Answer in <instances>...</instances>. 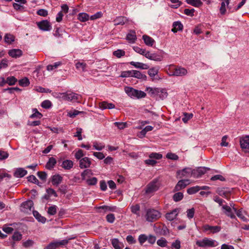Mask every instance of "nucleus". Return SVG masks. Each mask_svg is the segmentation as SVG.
<instances>
[{
    "mask_svg": "<svg viewBox=\"0 0 249 249\" xmlns=\"http://www.w3.org/2000/svg\"><path fill=\"white\" fill-rule=\"evenodd\" d=\"M160 213L155 209H148L146 210L145 217L148 222H154L160 218Z\"/></svg>",
    "mask_w": 249,
    "mask_h": 249,
    "instance_id": "obj_1",
    "label": "nucleus"
},
{
    "mask_svg": "<svg viewBox=\"0 0 249 249\" xmlns=\"http://www.w3.org/2000/svg\"><path fill=\"white\" fill-rule=\"evenodd\" d=\"M58 97L63 101H72L77 99L76 94L70 91L64 93H59Z\"/></svg>",
    "mask_w": 249,
    "mask_h": 249,
    "instance_id": "obj_2",
    "label": "nucleus"
},
{
    "mask_svg": "<svg viewBox=\"0 0 249 249\" xmlns=\"http://www.w3.org/2000/svg\"><path fill=\"white\" fill-rule=\"evenodd\" d=\"M196 244L200 247H215L217 245L215 244V241L213 240L208 239L207 238H204L201 240H198L196 242Z\"/></svg>",
    "mask_w": 249,
    "mask_h": 249,
    "instance_id": "obj_3",
    "label": "nucleus"
},
{
    "mask_svg": "<svg viewBox=\"0 0 249 249\" xmlns=\"http://www.w3.org/2000/svg\"><path fill=\"white\" fill-rule=\"evenodd\" d=\"M232 189L228 187H218L216 192L219 196L229 200Z\"/></svg>",
    "mask_w": 249,
    "mask_h": 249,
    "instance_id": "obj_4",
    "label": "nucleus"
},
{
    "mask_svg": "<svg viewBox=\"0 0 249 249\" xmlns=\"http://www.w3.org/2000/svg\"><path fill=\"white\" fill-rule=\"evenodd\" d=\"M68 243V240L64 239L61 241H54L50 243L44 249H56L60 247L66 245Z\"/></svg>",
    "mask_w": 249,
    "mask_h": 249,
    "instance_id": "obj_5",
    "label": "nucleus"
},
{
    "mask_svg": "<svg viewBox=\"0 0 249 249\" xmlns=\"http://www.w3.org/2000/svg\"><path fill=\"white\" fill-rule=\"evenodd\" d=\"M159 180L157 178L153 179L146 186V193L150 194L157 191L159 188Z\"/></svg>",
    "mask_w": 249,
    "mask_h": 249,
    "instance_id": "obj_6",
    "label": "nucleus"
},
{
    "mask_svg": "<svg viewBox=\"0 0 249 249\" xmlns=\"http://www.w3.org/2000/svg\"><path fill=\"white\" fill-rule=\"evenodd\" d=\"M34 203L32 200H28L23 202L20 206V211L24 213H29L32 211Z\"/></svg>",
    "mask_w": 249,
    "mask_h": 249,
    "instance_id": "obj_7",
    "label": "nucleus"
},
{
    "mask_svg": "<svg viewBox=\"0 0 249 249\" xmlns=\"http://www.w3.org/2000/svg\"><path fill=\"white\" fill-rule=\"evenodd\" d=\"M36 24L38 28L43 31H50L52 28L51 23L47 20L37 22Z\"/></svg>",
    "mask_w": 249,
    "mask_h": 249,
    "instance_id": "obj_8",
    "label": "nucleus"
},
{
    "mask_svg": "<svg viewBox=\"0 0 249 249\" xmlns=\"http://www.w3.org/2000/svg\"><path fill=\"white\" fill-rule=\"evenodd\" d=\"M58 164L65 170H70L73 166V162L69 160H62L60 159L58 160Z\"/></svg>",
    "mask_w": 249,
    "mask_h": 249,
    "instance_id": "obj_9",
    "label": "nucleus"
},
{
    "mask_svg": "<svg viewBox=\"0 0 249 249\" xmlns=\"http://www.w3.org/2000/svg\"><path fill=\"white\" fill-rule=\"evenodd\" d=\"M241 148L247 153H249V136H246L240 140Z\"/></svg>",
    "mask_w": 249,
    "mask_h": 249,
    "instance_id": "obj_10",
    "label": "nucleus"
},
{
    "mask_svg": "<svg viewBox=\"0 0 249 249\" xmlns=\"http://www.w3.org/2000/svg\"><path fill=\"white\" fill-rule=\"evenodd\" d=\"M222 210H223L224 213L228 217L232 219H234L235 218V215L233 213V210L231 208L230 206H229L227 205H223L222 207Z\"/></svg>",
    "mask_w": 249,
    "mask_h": 249,
    "instance_id": "obj_11",
    "label": "nucleus"
},
{
    "mask_svg": "<svg viewBox=\"0 0 249 249\" xmlns=\"http://www.w3.org/2000/svg\"><path fill=\"white\" fill-rule=\"evenodd\" d=\"M190 181L189 179H182L179 180L176 186L175 189L176 191H179L185 188L188 185L190 184Z\"/></svg>",
    "mask_w": 249,
    "mask_h": 249,
    "instance_id": "obj_12",
    "label": "nucleus"
},
{
    "mask_svg": "<svg viewBox=\"0 0 249 249\" xmlns=\"http://www.w3.org/2000/svg\"><path fill=\"white\" fill-rule=\"evenodd\" d=\"M191 168H185L182 170H179L177 172V174L179 176V178H182L183 177H191Z\"/></svg>",
    "mask_w": 249,
    "mask_h": 249,
    "instance_id": "obj_13",
    "label": "nucleus"
},
{
    "mask_svg": "<svg viewBox=\"0 0 249 249\" xmlns=\"http://www.w3.org/2000/svg\"><path fill=\"white\" fill-rule=\"evenodd\" d=\"M179 211L180 209H175L170 213H167L165 215V217L168 220L172 221L176 218Z\"/></svg>",
    "mask_w": 249,
    "mask_h": 249,
    "instance_id": "obj_14",
    "label": "nucleus"
},
{
    "mask_svg": "<svg viewBox=\"0 0 249 249\" xmlns=\"http://www.w3.org/2000/svg\"><path fill=\"white\" fill-rule=\"evenodd\" d=\"M187 73V71L183 68L179 67L175 69L172 72L171 75L182 76L185 75Z\"/></svg>",
    "mask_w": 249,
    "mask_h": 249,
    "instance_id": "obj_15",
    "label": "nucleus"
},
{
    "mask_svg": "<svg viewBox=\"0 0 249 249\" xmlns=\"http://www.w3.org/2000/svg\"><path fill=\"white\" fill-rule=\"evenodd\" d=\"M203 228L205 231H209L211 233H214L219 232L221 230L220 226H212L209 225H205L203 226Z\"/></svg>",
    "mask_w": 249,
    "mask_h": 249,
    "instance_id": "obj_16",
    "label": "nucleus"
},
{
    "mask_svg": "<svg viewBox=\"0 0 249 249\" xmlns=\"http://www.w3.org/2000/svg\"><path fill=\"white\" fill-rule=\"evenodd\" d=\"M8 54L13 58H18L21 56L22 54V52L20 49H12L9 51Z\"/></svg>",
    "mask_w": 249,
    "mask_h": 249,
    "instance_id": "obj_17",
    "label": "nucleus"
},
{
    "mask_svg": "<svg viewBox=\"0 0 249 249\" xmlns=\"http://www.w3.org/2000/svg\"><path fill=\"white\" fill-rule=\"evenodd\" d=\"M79 164V166L81 168H86L89 167L91 164V161L89 158L85 157L80 160Z\"/></svg>",
    "mask_w": 249,
    "mask_h": 249,
    "instance_id": "obj_18",
    "label": "nucleus"
},
{
    "mask_svg": "<svg viewBox=\"0 0 249 249\" xmlns=\"http://www.w3.org/2000/svg\"><path fill=\"white\" fill-rule=\"evenodd\" d=\"M27 174V171L22 168H17L15 170L14 176L16 178H22Z\"/></svg>",
    "mask_w": 249,
    "mask_h": 249,
    "instance_id": "obj_19",
    "label": "nucleus"
},
{
    "mask_svg": "<svg viewBox=\"0 0 249 249\" xmlns=\"http://www.w3.org/2000/svg\"><path fill=\"white\" fill-rule=\"evenodd\" d=\"M63 178L59 175H54L52 178L53 185L58 186L62 181Z\"/></svg>",
    "mask_w": 249,
    "mask_h": 249,
    "instance_id": "obj_20",
    "label": "nucleus"
},
{
    "mask_svg": "<svg viewBox=\"0 0 249 249\" xmlns=\"http://www.w3.org/2000/svg\"><path fill=\"white\" fill-rule=\"evenodd\" d=\"M130 64L136 68H139L142 70H146L149 68V66L141 62H135L131 61L130 62Z\"/></svg>",
    "mask_w": 249,
    "mask_h": 249,
    "instance_id": "obj_21",
    "label": "nucleus"
},
{
    "mask_svg": "<svg viewBox=\"0 0 249 249\" xmlns=\"http://www.w3.org/2000/svg\"><path fill=\"white\" fill-rule=\"evenodd\" d=\"M222 1L221 4V7L220 8V12L222 15H224L226 13V5L227 6L228 8H229V4L230 3V0H221Z\"/></svg>",
    "mask_w": 249,
    "mask_h": 249,
    "instance_id": "obj_22",
    "label": "nucleus"
},
{
    "mask_svg": "<svg viewBox=\"0 0 249 249\" xmlns=\"http://www.w3.org/2000/svg\"><path fill=\"white\" fill-rule=\"evenodd\" d=\"M173 28L172 29V31L174 33H176L178 31H181L183 29V25L180 22L176 21L174 22L173 24Z\"/></svg>",
    "mask_w": 249,
    "mask_h": 249,
    "instance_id": "obj_23",
    "label": "nucleus"
},
{
    "mask_svg": "<svg viewBox=\"0 0 249 249\" xmlns=\"http://www.w3.org/2000/svg\"><path fill=\"white\" fill-rule=\"evenodd\" d=\"M56 163V160L53 157H51L47 162L45 167L47 169L51 170L54 167Z\"/></svg>",
    "mask_w": 249,
    "mask_h": 249,
    "instance_id": "obj_24",
    "label": "nucleus"
},
{
    "mask_svg": "<svg viewBox=\"0 0 249 249\" xmlns=\"http://www.w3.org/2000/svg\"><path fill=\"white\" fill-rule=\"evenodd\" d=\"M132 77L137 78L138 79H142L144 80H145L147 77L145 75L142 74L140 71L136 70H133Z\"/></svg>",
    "mask_w": 249,
    "mask_h": 249,
    "instance_id": "obj_25",
    "label": "nucleus"
},
{
    "mask_svg": "<svg viewBox=\"0 0 249 249\" xmlns=\"http://www.w3.org/2000/svg\"><path fill=\"white\" fill-rule=\"evenodd\" d=\"M142 39L145 44L149 46H152L155 42V40L152 38L147 35H143L142 36Z\"/></svg>",
    "mask_w": 249,
    "mask_h": 249,
    "instance_id": "obj_26",
    "label": "nucleus"
},
{
    "mask_svg": "<svg viewBox=\"0 0 249 249\" xmlns=\"http://www.w3.org/2000/svg\"><path fill=\"white\" fill-rule=\"evenodd\" d=\"M124 90L127 94L130 97H134L136 93H138V90L129 87H125Z\"/></svg>",
    "mask_w": 249,
    "mask_h": 249,
    "instance_id": "obj_27",
    "label": "nucleus"
},
{
    "mask_svg": "<svg viewBox=\"0 0 249 249\" xmlns=\"http://www.w3.org/2000/svg\"><path fill=\"white\" fill-rule=\"evenodd\" d=\"M187 3L196 7H199L203 4L200 0H186Z\"/></svg>",
    "mask_w": 249,
    "mask_h": 249,
    "instance_id": "obj_28",
    "label": "nucleus"
},
{
    "mask_svg": "<svg viewBox=\"0 0 249 249\" xmlns=\"http://www.w3.org/2000/svg\"><path fill=\"white\" fill-rule=\"evenodd\" d=\"M2 79V83H8L9 85H14L17 82V79L14 76L7 77L6 81H5L3 78Z\"/></svg>",
    "mask_w": 249,
    "mask_h": 249,
    "instance_id": "obj_29",
    "label": "nucleus"
},
{
    "mask_svg": "<svg viewBox=\"0 0 249 249\" xmlns=\"http://www.w3.org/2000/svg\"><path fill=\"white\" fill-rule=\"evenodd\" d=\"M33 213L34 216L37 220L38 221L42 223L45 222L46 219L44 217L41 216L37 211H33Z\"/></svg>",
    "mask_w": 249,
    "mask_h": 249,
    "instance_id": "obj_30",
    "label": "nucleus"
},
{
    "mask_svg": "<svg viewBox=\"0 0 249 249\" xmlns=\"http://www.w3.org/2000/svg\"><path fill=\"white\" fill-rule=\"evenodd\" d=\"M100 107L102 109H112L115 107V105L112 103H108L106 102H103L100 103Z\"/></svg>",
    "mask_w": 249,
    "mask_h": 249,
    "instance_id": "obj_31",
    "label": "nucleus"
},
{
    "mask_svg": "<svg viewBox=\"0 0 249 249\" xmlns=\"http://www.w3.org/2000/svg\"><path fill=\"white\" fill-rule=\"evenodd\" d=\"M4 39L6 43L11 44L15 40V36L10 34H6L4 36Z\"/></svg>",
    "mask_w": 249,
    "mask_h": 249,
    "instance_id": "obj_32",
    "label": "nucleus"
},
{
    "mask_svg": "<svg viewBox=\"0 0 249 249\" xmlns=\"http://www.w3.org/2000/svg\"><path fill=\"white\" fill-rule=\"evenodd\" d=\"M131 212L136 214L138 216H140V206L139 204H136L135 205H132L130 207Z\"/></svg>",
    "mask_w": 249,
    "mask_h": 249,
    "instance_id": "obj_33",
    "label": "nucleus"
},
{
    "mask_svg": "<svg viewBox=\"0 0 249 249\" xmlns=\"http://www.w3.org/2000/svg\"><path fill=\"white\" fill-rule=\"evenodd\" d=\"M159 97L161 99L163 100L167 97L168 93L165 89H159L158 92L156 93Z\"/></svg>",
    "mask_w": 249,
    "mask_h": 249,
    "instance_id": "obj_34",
    "label": "nucleus"
},
{
    "mask_svg": "<svg viewBox=\"0 0 249 249\" xmlns=\"http://www.w3.org/2000/svg\"><path fill=\"white\" fill-rule=\"evenodd\" d=\"M126 20V18L124 17H118L115 19H114V25H123L124 24Z\"/></svg>",
    "mask_w": 249,
    "mask_h": 249,
    "instance_id": "obj_35",
    "label": "nucleus"
},
{
    "mask_svg": "<svg viewBox=\"0 0 249 249\" xmlns=\"http://www.w3.org/2000/svg\"><path fill=\"white\" fill-rule=\"evenodd\" d=\"M92 175V172L89 169H86L81 173V177L83 180L89 178Z\"/></svg>",
    "mask_w": 249,
    "mask_h": 249,
    "instance_id": "obj_36",
    "label": "nucleus"
},
{
    "mask_svg": "<svg viewBox=\"0 0 249 249\" xmlns=\"http://www.w3.org/2000/svg\"><path fill=\"white\" fill-rule=\"evenodd\" d=\"M126 39L130 42H134L136 39V36L134 31H131L126 36Z\"/></svg>",
    "mask_w": 249,
    "mask_h": 249,
    "instance_id": "obj_37",
    "label": "nucleus"
},
{
    "mask_svg": "<svg viewBox=\"0 0 249 249\" xmlns=\"http://www.w3.org/2000/svg\"><path fill=\"white\" fill-rule=\"evenodd\" d=\"M89 18V15L85 13H81L79 14V20L82 22L86 21L88 20Z\"/></svg>",
    "mask_w": 249,
    "mask_h": 249,
    "instance_id": "obj_38",
    "label": "nucleus"
},
{
    "mask_svg": "<svg viewBox=\"0 0 249 249\" xmlns=\"http://www.w3.org/2000/svg\"><path fill=\"white\" fill-rule=\"evenodd\" d=\"M200 190V187L198 186H194V187H192L188 188L187 189V191L189 194L192 195V194L196 193V192L199 191Z\"/></svg>",
    "mask_w": 249,
    "mask_h": 249,
    "instance_id": "obj_39",
    "label": "nucleus"
},
{
    "mask_svg": "<svg viewBox=\"0 0 249 249\" xmlns=\"http://www.w3.org/2000/svg\"><path fill=\"white\" fill-rule=\"evenodd\" d=\"M167 241L163 237L158 240L157 244L161 247H165L167 245Z\"/></svg>",
    "mask_w": 249,
    "mask_h": 249,
    "instance_id": "obj_40",
    "label": "nucleus"
},
{
    "mask_svg": "<svg viewBox=\"0 0 249 249\" xmlns=\"http://www.w3.org/2000/svg\"><path fill=\"white\" fill-rule=\"evenodd\" d=\"M29 84H30L29 80L26 77L22 78V79L19 80L18 81V84L20 86H22V87H26V86H28L29 85Z\"/></svg>",
    "mask_w": 249,
    "mask_h": 249,
    "instance_id": "obj_41",
    "label": "nucleus"
},
{
    "mask_svg": "<svg viewBox=\"0 0 249 249\" xmlns=\"http://www.w3.org/2000/svg\"><path fill=\"white\" fill-rule=\"evenodd\" d=\"M61 64L60 62H55L53 64L49 65L47 66V70L48 71H51L53 70L56 69L58 66Z\"/></svg>",
    "mask_w": 249,
    "mask_h": 249,
    "instance_id": "obj_42",
    "label": "nucleus"
},
{
    "mask_svg": "<svg viewBox=\"0 0 249 249\" xmlns=\"http://www.w3.org/2000/svg\"><path fill=\"white\" fill-rule=\"evenodd\" d=\"M183 193L181 192H178L174 195L173 199L175 201L178 202L181 200L183 198Z\"/></svg>",
    "mask_w": 249,
    "mask_h": 249,
    "instance_id": "obj_43",
    "label": "nucleus"
},
{
    "mask_svg": "<svg viewBox=\"0 0 249 249\" xmlns=\"http://www.w3.org/2000/svg\"><path fill=\"white\" fill-rule=\"evenodd\" d=\"M97 209L99 210H102L104 212L114 211L115 209V207H109L108 206L104 205V206H100V207H98Z\"/></svg>",
    "mask_w": 249,
    "mask_h": 249,
    "instance_id": "obj_44",
    "label": "nucleus"
},
{
    "mask_svg": "<svg viewBox=\"0 0 249 249\" xmlns=\"http://www.w3.org/2000/svg\"><path fill=\"white\" fill-rule=\"evenodd\" d=\"M86 183L89 185H94L97 182V179L95 177L86 179Z\"/></svg>",
    "mask_w": 249,
    "mask_h": 249,
    "instance_id": "obj_45",
    "label": "nucleus"
},
{
    "mask_svg": "<svg viewBox=\"0 0 249 249\" xmlns=\"http://www.w3.org/2000/svg\"><path fill=\"white\" fill-rule=\"evenodd\" d=\"M200 177L204 175L207 171H209L210 169L205 167H200L197 168Z\"/></svg>",
    "mask_w": 249,
    "mask_h": 249,
    "instance_id": "obj_46",
    "label": "nucleus"
},
{
    "mask_svg": "<svg viewBox=\"0 0 249 249\" xmlns=\"http://www.w3.org/2000/svg\"><path fill=\"white\" fill-rule=\"evenodd\" d=\"M57 207L55 205L49 207L48 209V213L50 215H54L56 213Z\"/></svg>",
    "mask_w": 249,
    "mask_h": 249,
    "instance_id": "obj_47",
    "label": "nucleus"
},
{
    "mask_svg": "<svg viewBox=\"0 0 249 249\" xmlns=\"http://www.w3.org/2000/svg\"><path fill=\"white\" fill-rule=\"evenodd\" d=\"M111 244L115 249H121V248L120 246V243L118 239H113L111 241Z\"/></svg>",
    "mask_w": 249,
    "mask_h": 249,
    "instance_id": "obj_48",
    "label": "nucleus"
},
{
    "mask_svg": "<svg viewBox=\"0 0 249 249\" xmlns=\"http://www.w3.org/2000/svg\"><path fill=\"white\" fill-rule=\"evenodd\" d=\"M28 181L34 183L36 184H39V181L36 178L34 175H31L28 177Z\"/></svg>",
    "mask_w": 249,
    "mask_h": 249,
    "instance_id": "obj_49",
    "label": "nucleus"
},
{
    "mask_svg": "<svg viewBox=\"0 0 249 249\" xmlns=\"http://www.w3.org/2000/svg\"><path fill=\"white\" fill-rule=\"evenodd\" d=\"M149 157L152 159L160 160L162 158V156L161 154L157 153H152L149 155Z\"/></svg>",
    "mask_w": 249,
    "mask_h": 249,
    "instance_id": "obj_50",
    "label": "nucleus"
},
{
    "mask_svg": "<svg viewBox=\"0 0 249 249\" xmlns=\"http://www.w3.org/2000/svg\"><path fill=\"white\" fill-rule=\"evenodd\" d=\"M33 112H34V113L31 115V116H30L31 118L36 117L37 118L40 119L42 117V115L41 114V113H40L39 111H38L37 109L34 108L33 109Z\"/></svg>",
    "mask_w": 249,
    "mask_h": 249,
    "instance_id": "obj_51",
    "label": "nucleus"
},
{
    "mask_svg": "<svg viewBox=\"0 0 249 249\" xmlns=\"http://www.w3.org/2000/svg\"><path fill=\"white\" fill-rule=\"evenodd\" d=\"M114 124L120 129H123L127 126V123L124 122H115Z\"/></svg>",
    "mask_w": 249,
    "mask_h": 249,
    "instance_id": "obj_52",
    "label": "nucleus"
},
{
    "mask_svg": "<svg viewBox=\"0 0 249 249\" xmlns=\"http://www.w3.org/2000/svg\"><path fill=\"white\" fill-rule=\"evenodd\" d=\"M132 71L133 70L123 71L120 76L122 77H132Z\"/></svg>",
    "mask_w": 249,
    "mask_h": 249,
    "instance_id": "obj_53",
    "label": "nucleus"
},
{
    "mask_svg": "<svg viewBox=\"0 0 249 249\" xmlns=\"http://www.w3.org/2000/svg\"><path fill=\"white\" fill-rule=\"evenodd\" d=\"M125 52L122 50H118L113 52V54L118 58H120L124 55Z\"/></svg>",
    "mask_w": 249,
    "mask_h": 249,
    "instance_id": "obj_54",
    "label": "nucleus"
},
{
    "mask_svg": "<svg viewBox=\"0 0 249 249\" xmlns=\"http://www.w3.org/2000/svg\"><path fill=\"white\" fill-rule=\"evenodd\" d=\"M22 238V235L18 232H14L12 235V239L14 241H19Z\"/></svg>",
    "mask_w": 249,
    "mask_h": 249,
    "instance_id": "obj_55",
    "label": "nucleus"
},
{
    "mask_svg": "<svg viewBox=\"0 0 249 249\" xmlns=\"http://www.w3.org/2000/svg\"><path fill=\"white\" fill-rule=\"evenodd\" d=\"M37 176L40 179L43 181H45L47 178V174L45 172H38Z\"/></svg>",
    "mask_w": 249,
    "mask_h": 249,
    "instance_id": "obj_56",
    "label": "nucleus"
},
{
    "mask_svg": "<svg viewBox=\"0 0 249 249\" xmlns=\"http://www.w3.org/2000/svg\"><path fill=\"white\" fill-rule=\"evenodd\" d=\"M150 60L156 61H160L162 60V57L161 55L158 54L157 53H153L152 54L151 58Z\"/></svg>",
    "mask_w": 249,
    "mask_h": 249,
    "instance_id": "obj_57",
    "label": "nucleus"
},
{
    "mask_svg": "<svg viewBox=\"0 0 249 249\" xmlns=\"http://www.w3.org/2000/svg\"><path fill=\"white\" fill-rule=\"evenodd\" d=\"M52 106V103L49 100H45L41 103V107L44 108H49Z\"/></svg>",
    "mask_w": 249,
    "mask_h": 249,
    "instance_id": "obj_58",
    "label": "nucleus"
},
{
    "mask_svg": "<svg viewBox=\"0 0 249 249\" xmlns=\"http://www.w3.org/2000/svg\"><path fill=\"white\" fill-rule=\"evenodd\" d=\"M166 156L167 158L173 160H177L178 159V157L176 154L172 153H168Z\"/></svg>",
    "mask_w": 249,
    "mask_h": 249,
    "instance_id": "obj_59",
    "label": "nucleus"
},
{
    "mask_svg": "<svg viewBox=\"0 0 249 249\" xmlns=\"http://www.w3.org/2000/svg\"><path fill=\"white\" fill-rule=\"evenodd\" d=\"M216 180H220L221 181H225V178L222 175H215L211 178V180H212V181H214Z\"/></svg>",
    "mask_w": 249,
    "mask_h": 249,
    "instance_id": "obj_60",
    "label": "nucleus"
},
{
    "mask_svg": "<svg viewBox=\"0 0 249 249\" xmlns=\"http://www.w3.org/2000/svg\"><path fill=\"white\" fill-rule=\"evenodd\" d=\"M138 240L141 245H142L147 240V236L145 234H141Z\"/></svg>",
    "mask_w": 249,
    "mask_h": 249,
    "instance_id": "obj_61",
    "label": "nucleus"
},
{
    "mask_svg": "<svg viewBox=\"0 0 249 249\" xmlns=\"http://www.w3.org/2000/svg\"><path fill=\"white\" fill-rule=\"evenodd\" d=\"M195 209L192 208L187 211V215L189 219L192 218L194 216Z\"/></svg>",
    "mask_w": 249,
    "mask_h": 249,
    "instance_id": "obj_62",
    "label": "nucleus"
},
{
    "mask_svg": "<svg viewBox=\"0 0 249 249\" xmlns=\"http://www.w3.org/2000/svg\"><path fill=\"white\" fill-rule=\"evenodd\" d=\"M106 218L107 222L110 223H112L114 221L115 216L113 214L110 213L107 215Z\"/></svg>",
    "mask_w": 249,
    "mask_h": 249,
    "instance_id": "obj_63",
    "label": "nucleus"
},
{
    "mask_svg": "<svg viewBox=\"0 0 249 249\" xmlns=\"http://www.w3.org/2000/svg\"><path fill=\"white\" fill-rule=\"evenodd\" d=\"M172 248L176 249H179L180 248V242L178 240H176L172 244Z\"/></svg>",
    "mask_w": 249,
    "mask_h": 249,
    "instance_id": "obj_64",
    "label": "nucleus"
}]
</instances>
